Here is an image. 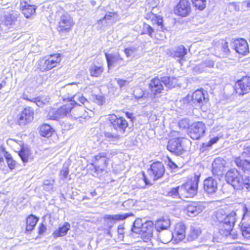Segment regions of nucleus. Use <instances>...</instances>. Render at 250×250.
<instances>
[{
  "label": "nucleus",
  "instance_id": "f257e3e1",
  "mask_svg": "<svg viewBox=\"0 0 250 250\" xmlns=\"http://www.w3.org/2000/svg\"><path fill=\"white\" fill-rule=\"evenodd\" d=\"M223 211L219 210L216 214V218L220 224L219 226V232L223 236H227L233 239L237 238V235L232 234V228L236 220V213L232 211L228 215L223 214Z\"/></svg>",
  "mask_w": 250,
  "mask_h": 250
},
{
  "label": "nucleus",
  "instance_id": "f03ea898",
  "mask_svg": "<svg viewBox=\"0 0 250 250\" xmlns=\"http://www.w3.org/2000/svg\"><path fill=\"white\" fill-rule=\"evenodd\" d=\"M225 179L227 182L235 189L246 188L250 191V179L249 176H242L235 168L230 169L226 173Z\"/></svg>",
  "mask_w": 250,
  "mask_h": 250
},
{
  "label": "nucleus",
  "instance_id": "7ed1b4c3",
  "mask_svg": "<svg viewBox=\"0 0 250 250\" xmlns=\"http://www.w3.org/2000/svg\"><path fill=\"white\" fill-rule=\"evenodd\" d=\"M61 60V55L59 53L47 55L40 59L37 62V66L42 71H48L57 66Z\"/></svg>",
  "mask_w": 250,
  "mask_h": 250
},
{
  "label": "nucleus",
  "instance_id": "20e7f679",
  "mask_svg": "<svg viewBox=\"0 0 250 250\" xmlns=\"http://www.w3.org/2000/svg\"><path fill=\"white\" fill-rule=\"evenodd\" d=\"M199 177L195 176L180 187V191L183 198H190L195 196L198 187Z\"/></svg>",
  "mask_w": 250,
  "mask_h": 250
},
{
  "label": "nucleus",
  "instance_id": "39448f33",
  "mask_svg": "<svg viewBox=\"0 0 250 250\" xmlns=\"http://www.w3.org/2000/svg\"><path fill=\"white\" fill-rule=\"evenodd\" d=\"M72 106L73 103H68L58 109L52 108L49 110L47 117L50 120H56L67 116Z\"/></svg>",
  "mask_w": 250,
  "mask_h": 250
},
{
  "label": "nucleus",
  "instance_id": "423d86ee",
  "mask_svg": "<svg viewBox=\"0 0 250 250\" xmlns=\"http://www.w3.org/2000/svg\"><path fill=\"white\" fill-rule=\"evenodd\" d=\"M74 25V22L72 18L67 13H63L61 16L57 25V30L60 33L69 32Z\"/></svg>",
  "mask_w": 250,
  "mask_h": 250
},
{
  "label": "nucleus",
  "instance_id": "0eeeda50",
  "mask_svg": "<svg viewBox=\"0 0 250 250\" xmlns=\"http://www.w3.org/2000/svg\"><path fill=\"white\" fill-rule=\"evenodd\" d=\"M108 120L114 129L122 133H125L128 126V123L124 117H118L115 114H110Z\"/></svg>",
  "mask_w": 250,
  "mask_h": 250
},
{
  "label": "nucleus",
  "instance_id": "6e6552de",
  "mask_svg": "<svg viewBox=\"0 0 250 250\" xmlns=\"http://www.w3.org/2000/svg\"><path fill=\"white\" fill-rule=\"evenodd\" d=\"M185 140L183 138H177L170 140L168 141L167 146V149L175 154L177 155H180L185 151L183 147V141Z\"/></svg>",
  "mask_w": 250,
  "mask_h": 250
},
{
  "label": "nucleus",
  "instance_id": "1a4fd4ad",
  "mask_svg": "<svg viewBox=\"0 0 250 250\" xmlns=\"http://www.w3.org/2000/svg\"><path fill=\"white\" fill-rule=\"evenodd\" d=\"M34 110L30 107L24 108L18 117L17 123L21 126L31 122L34 118Z\"/></svg>",
  "mask_w": 250,
  "mask_h": 250
},
{
  "label": "nucleus",
  "instance_id": "9d476101",
  "mask_svg": "<svg viewBox=\"0 0 250 250\" xmlns=\"http://www.w3.org/2000/svg\"><path fill=\"white\" fill-rule=\"evenodd\" d=\"M205 132V124L202 122L193 123L190 126L189 135L193 140H198L202 137Z\"/></svg>",
  "mask_w": 250,
  "mask_h": 250
},
{
  "label": "nucleus",
  "instance_id": "9b49d317",
  "mask_svg": "<svg viewBox=\"0 0 250 250\" xmlns=\"http://www.w3.org/2000/svg\"><path fill=\"white\" fill-rule=\"evenodd\" d=\"M235 89L236 92L240 95L248 93L250 90V77L245 76L237 81Z\"/></svg>",
  "mask_w": 250,
  "mask_h": 250
},
{
  "label": "nucleus",
  "instance_id": "f8f14e48",
  "mask_svg": "<svg viewBox=\"0 0 250 250\" xmlns=\"http://www.w3.org/2000/svg\"><path fill=\"white\" fill-rule=\"evenodd\" d=\"M215 55L220 58L227 57L229 53L228 42L224 40H220L215 42L214 45Z\"/></svg>",
  "mask_w": 250,
  "mask_h": 250
},
{
  "label": "nucleus",
  "instance_id": "ddd939ff",
  "mask_svg": "<svg viewBox=\"0 0 250 250\" xmlns=\"http://www.w3.org/2000/svg\"><path fill=\"white\" fill-rule=\"evenodd\" d=\"M148 172L154 180H157L161 178L164 174L165 168L163 164L159 162L153 163Z\"/></svg>",
  "mask_w": 250,
  "mask_h": 250
},
{
  "label": "nucleus",
  "instance_id": "4468645a",
  "mask_svg": "<svg viewBox=\"0 0 250 250\" xmlns=\"http://www.w3.org/2000/svg\"><path fill=\"white\" fill-rule=\"evenodd\" d=\"M176 15L186 17L191 12L190 3L188 0H180L174 9Z\"/></svg>",
  "mask_w": 250,
  "mask_h": 250
},
{
  "label": "nucleus",
  "instance_id": "2eb2a0df",
  "mask_svg": "<svg viewBox=\"0 0 250 250\" xmlns=\"http://www.w3.org/2000/svg\"><path fill=\"white\" fill-rule=\"evenodd\" d=\"M232 46L238 53L246 55L249 52V48L247 41L243 39L234 40Z\"/></svg>",
  "mask_w": 250,
  "mask_h": 250
},
{
  "label": "nucleus",
  "instance_id": "dca6fc26",
  "mask_svg": "<svg viewBox=\"0 0 250 250\" xmlns=\"http://www.w3.org/2000/svg\"><path fill=\"white\" fill-rule=\"evenodd\" d=\"M73 106L69 111V114L72 118L77 119L80 118H85L87 116V113L83 107L80 105H74L75 101H71Z\"/></svg>",
  "mask_w": 250,
  "mask_h": 250
},
{
  "label": "nucleus",
  "instance_id": "f3484780",
  "mask_svg": "<svg viewBox=\"0 0 250 250\" xmlns=\"http://www.w3.org/2000/svg\"><path fill=\"white\" fill-rule=\"evenodd\" d=\"M204 189L209 194L215 193L218 189V182L216 179L209 177L204 181Z\"/></svg>",
  "mask_w": 250,
  "mask_h": 250
},
{
  "label": "nucleus",
  "instance_id": "a211bd4d",
  "mask_svg": "<svg viewBox=\"0 0 250 250\" xmlns=\"http://www.w3.org/2000/svg\"><path fill=\"white\" fill-rule=\"evenodd\" d=\"M19 14L13 12L11 13H7L4 16L3 22L9 28H13L19 24Z\"/></svg>",
  "mask_w": 250,
  "mask_h": 250
},
{
  "label": "nucleus",
  "instance_id": "6ab92c4d",
  "mask_svg": "<svg viewBox=\"0 0 250 250\" xmlns=\"http://www.w3.org/2000/svg\"><path fill=\"white\" fill-rule=\"evenodd\" d=\"M186 226L183 222L178 223L172 233L173 238L178 241H181L186 237Z\"/></svg>",
  "mask_w": 250,
  "mask_h": 250
},
{
  "label": "nucleus",
  "instance_id": "aec40b11",
  "mask_svg": "<svg viewBox=\"0 0 250 250\" xmlns=\"http://www.w3.org/2000/svg\"><path fill=\"white\" fill-rule=\"evenodd\" d=\"M162 81L157 78L152 79L149 83V89L152 94L156 95L162 92L164 89Z\"/></svg>",
  "mask_w": 250,
  "mask_h": 250
},
{
  "label": "nucleus",
  "instance_id": "412c9836",
  "mask_svg": "<svg viewBox=\"0 0 250 250\" xmlns=\"http://www.w3.org/2000/svg\"><path fill=\"white\" fill-rule=\"evenodd\" d=\"M105 58L107 62L108 67L112 65H123V59L121 57L119 53L117 54H108L105 53Z\"/></svg>",
  "mask_w": 250,
  "mask_h": 250
},
{
  "label": "nucleus",
  "instance_id": "4be33fe9",
  "mask_svg": "<svg viewBox=\"0 0 250 250\" xmlns=\"http://www.w3.org/2000/svg\"><path fill=\"white\" fill-rule=\"evenodd\" d=\"M204 209L201 203H193L187 207V213L188 216L193 217L198 215Z\"/></svg>",
  "mask_w": 250,
  "mask_h": 250
},
{
  "label": "nucleus",
  "instance_id": "5701e85b",
  "mask_svg": "<svg viewBox=\"0 0 250 250\" xmlns=\"http://www.w3.org/2000/svg\"><path fill=\"white\" fill-rule=\"evenodd\" d=\"M236 165L244 172V175L249 176L250 179V162L246 159H242L239 157L234 160Z\"/></svg>",
  "mask_w": 250,
  "mask_h": 250
},
{
  "label": "nucleus",
  "instance_id": "b1692460",
  "mask_svg": "<svg viewBox=\"0 0 250 250\" xmlns=\"http://www.w3.org/2000/svg\"><path fill=\"white\" fill-rule=\"evenodd\" d=\"M29 2V0H21V9L26 18H30L35 12L36 10L34 6L30 5Z\"/></svg>",
  "mask_w": 250,
  "mask_h": 250
},
{
  "label": "nucleus",
  "instance_id": "393cba45",
  "mask_svg": "<svg viewBox=\"0 0 250 250\" xmlns=\"http://www.w3.org/2000/svg\"><path fill=\"white\" fill-rule=\"evenodd\" d=\"M225 165L226 162L223 158L220 157L216 158L212 164L213 174H221L224 171Z\"/></svg>",
  "mask_w": 250,
  "mask_h": 250
},
{
  "label": "nucleus",
  "instance_id": "a878e982",
  "mask_svg": "<svg viewBox=\"0 0 250 250\" xmlns=\"http://www.w3.org/2000/svg\"><path fill=\"white\" fill-rule=\"evenodd\" d=\"M192 101L193 103H197L201 105L208 102V99L205 97V94L203 89H198L194 91L192 95Z\"/></svg>",
  "mask_w": 250,
  "mask_h": 250
},
{
  "label": "nucleus",
  "instance_id": "bb28decb",
  "mask_svg": "<svg viewBox=\"0 0 250 250\" xmlns=\"http://www.w3.org/2000/svg\"><path fill=\"white\" fill-rule=\"evenodd\" d=\"M214 61L209 58H207L194 68V71L198 73H202L207 70L208 68H213Z\"/></svg>",
  "mask_w": 250,
  "mask_h": 250
},
{
  "label": "nucleus",
  "instance_id": "cd10ccee",
  "mask_svg": "<svg viewBox=\"0 0 250 250\" xmlns=\"http://www.w3.org/2000/svg\"><path fill=\"white\" fill-rule=\"evenodd\" d=\"M128 216L127 214L105 215L104 216V219L106 222L109 229H110L116 221L123 220L126 219Z\"/></svg>",
  "mask_w": 250,
  "mask_h": 250
},
{
  "label": "nucleus",
  "instance_id": "c85d7f7f",
  "mask_svg": "<svg viewBox=\"0 0 250 250\" xmlns=\"http://www.w3.org/2000/svg\"><path fill=\"white\" fill-rule=\"evenodd\" d=\"M201 229L198 226H191L189 231L187 235V239L189 242H191L197 239L201 234Z\"/></svg>",
  "mask_w": 250,
  "mask_h": 250
},
{
  "label": "nucleus",
  "instance_id": "c756f323",
  "mask_svg": "<svg viewBox=\"0 0 250 250\" xmlns=\"http://www.w3.org/2000/svg\"><path fill=\"white\" fill-rule=\"evenodd\" d=\"M162 83L168 88L171 89L177 85V79L174 77H163L161 78Z\"/></svg>",
  "mask_w": 250,
  "mask_h": 250
},
{
  "label": "nucleus",
  "instance_id": "7c9ffc66",
  "mask_svg": "<svg viewBox=\"0 0 250 250\" xmlns=\"http://www.w3.org/2000/svg\"><path fill=\"white\" fill-rule=\"evenodd\" d=\"M170 225V222L167 218H161L155 223V228L157 230L160 231V230L165 229H167Z\"/></svg>",
  "mask_w": 250,
  "mask_h": 250
},
{
  "label": "nucleus",
  "instance_id": "2f4dec72",
  "mask_svg": "<svg viewBox=\"0 0 250 250\" xmlns=\"http://www.w3.org/2000/svg\"><path fill=\"white\" fill-rule=\"evenodd\" d=\"M145 18L147 20H150L153 24L156 23L159 26H162L163 20L160 16H157L150 12L146 15Z\"/></svg>",
  "mask_w": 250,
  "mask_h": 250
},
{
  "label": "nucleus",
  "instance_id": "473e14b6",
  "mask_svg": "<svg viewBox=\"0 0 250 250\" xmlns=\"http://www.w3.org/2000/svg\"><path fill=\"white\" fill-rule=\"evenodd\" d=\"M70 226L68 223L65 224L61 227L59 228L58 230L55 231L53 235L54 237H58L64 236L67 233L68 230L70 229Z\"/></svg>",
  "mask_w": 250,
  "mask_h": 250
},
{
  "label": "nucleus",
  "instance_id": "72a5a7b5",
  "mask_svg": "<svg viewBox=\"0 0 250 250\" xmlns=\"http://www.w3.org/2000/svg\"><path fill=\"white\" fill-rule=\"evenodd\" d=\"M172 238H173V233L168 230L160 232L158 235V238L164 244H167L169 242Z\"/></svg>",
  "mask_w": 250,
  "mask_h": 250
},
{
  "label": "nucleus",
  "instance_id": "f704fd0d",
  "mask_svg": "<svg viewBox=\"0 0 250 250\" xmlns=\"http://www.w3.org/2000/svg\"><path fill=\"white\" fill-rule=\"evenodd\" d=\"M39 219L33 215H29L26 219V227L27 231H31L33 230L36 226Z\"/></svg>",
  "mask_w": 250,
  "mask_h": 250
},
{
  "label": "nucleus",
  "instance_id": "c9c22d12",
  "mask_svg": "<svg viewBox=\"0 0 250 250\" xmlns=\"http://www.w3.org/2000/svg\"><path fill=\"white\" fill-rule=\"evenodd\" d=\"M89 71L91 76L98 77L103 73L104 68L101 66L93 64L90 67Z\"/></svg>",
  "mask_w": 250,
  "mask_h": 250
},
{
  "label": "nucleus",
  "instance_id": "e433bc0d",
  "mask_svg": "<svg viewBox=\"0 0 250 250\" xmlns=\"http://www.w3.org/2000/svg\"><path fill=\"white\" fill-rule=\"evenodd\" d=\"M64 101L68 100L70 102L75 101L74 105H77L76 101H79L80 103L83 104L87 100L81 94L78 93L73 96L68 97L67 98H63Z\"/></svg>",
  "mask_w": 250,
  "mask_h": 250
},
{
  "label": "nucleus",
  "instance_id": "4c0bfd02",
  "mask_svg": "<svg viewBox=\"0 0 250 250\" xmlns=\"http://www.w3.org/2000/svg\"><path fill=\"white\" fill-rule=\"evenodd\" d=\"M19 155L23 163H26L30 156V151L27 147L23 146L19 151Z\"/></svg>",
  "mask_w": 250,
  "mask_h": 250
},
{
  "label": "nucleus",
  "instance_id": "58836bf2",
  "mask_svg": "<svg viewBox=\"0 0 250 250\" xmlns=\"http://www.w3.org/2000/svg\"><path fill=\"white\" fill-rule=\"evenodd\" d=\"M40 133L42 136L48 138L52 133V127L47 124H43L40 127Z\"/></svg>",
  "mask_w": 250,
  "mask_h": 250
},
{
  "label": "nucleus",
  "instance_id": "ea45409f",
  "mask_svg": "<svg viewBox=\"0 0 250 250\" xmlns=\"http://www.w3.org/2000/svg\"><path fill=\"white\" fill-rule=\"evenodd\" d=\"M143 224L144 222L142 219L140 218L137 219L133 223L132 231L136 233H141Z\"/></svg>",
  "mask_w": 250,
  "mask_h": 250
},
{
  "label": "nucleus",
  "instance_id": "a19ab883",
  "mask_svg": "<svg viewBox=\"0 0 250 250\" xmlns=\"http://www.w3.org/2000/svg\"><path fill=\"white\" fill-rule=\"evenodd\" d=\"M186 54V49L183 45H181L175 49L173 56L174 57L183 58Z\"/></svg>",
  "mask_w": 250,
  "mask_h": 250
},
{
  "label": "nucleus",
  "instance_id": "79ce46f5",
  "mask_svg": "<svg viewBox=\"0 0 250 250\" xmlns=\"http://www.w3.org/2000/svg\"><path fill=\"white\" fill-rule=\"evenodd\" d=\"M167 195L173 198H183L181 194L180 187L179 186L171 188L168 191Z\"/></svg>",
  "mask_w": 250,
  "mask_h": 250
},
{
  "label": "nucleus",
  "instance_id": "37998d69",
  "mask_svg": "<svg viewBox=\"0 0 250 250\" xmlns=\"http://www.w3.org/2000/svg\"><path fill=\"white\" fill-rule=\"evenodd\" d=\"M54 183L55 180L53 179L44 180L43 183V189L47 191H53Z\"/></svg>",
  "mask_w": 250,
  "mask_h": 250
},
{
  "label": "nucleus",
  "instance_id": "c03bdc74",
  "mask_svg": "<svg viewBox=\"0 0 250 250\" xmlns=\"http://www.w3.org/2000/svg\"><path fill=\"white\" fill-rule=\"evenodd\" d=\"M4 155L6 159L8 167L11 169H14L16 166V163L13 159L11 154H9L8 152L5 151L4 153Z\"/></svg>",
  "mask_w": 250,
  "mask_h": 250
},
{
  "label": "nucleus",
  "instance_id": "a18cd8bd",
  "mask_svg": "<svg viewBox=\"0 0 250 250\" xmlns=\"http://www.w3.org/2000/svg\"><path fill=\"white\" fill-rule=\"evenodd\" d=\"M193 6L200 11L203 10L206 7V0H191Z\"/></svg>",
  "mask_w": 250,
  "mask_h": 250
},
{
  "label": "nucleus",
  "instance_id": "49530a36",
  "mask_svg": "<svg viewBox=\"0 0 250 250\" xmlns=\"http://www.w3.org/2000/svg\"><path fill=\"white\" fill-rule=\"evenodd\" d=\"M105 138L110 142L113 143L118 141L120 139V136L118 134H113L108 132H105L104 133Z\"/></svg>",
  "mask_w": 250,
  "mask_h": 250
},
{
  "label": "nucleus",
  "instance_id": "de8ad7c7",
  "mask_svg": "<svg viewBox=\"0 0 250 250\" xmlns=\"http://www.w3.org/2000/svg\"><path fill=\"white\" fill-rule=\"evenodd\" d=\"M153 29L148 24L144 23L143 27L141 34H148L150 37H152Z\"/></svg>",
  "mask_w": 250,
  "mask_h": 250
},
{
  "label": "nucleus",
  "instance_id": "09e8293b",
  "mask_svg": "<svg viewBox=\"0 0 250 250\" xmlns=\"http://www.w3.org/2000/svg\"><path fill=\"white\" fill-rule=\"evenodd\" d=\"M153 223L152 221H148L144 222L141 229V232L152 231Z\"/></svg>",
  "mask_w": 250,
  "mask_h": 250
},
{
  "label": "nucleus",
  "instance_id": "8fccbe9b",
  "mask_svg": "<svg viewBox=\"0 0 250 250\" xmlns=\"http://www.w3.org/2000/svg\"><path fill=\"white\" fill-rule=\"evenodd\" d=\"M7 144L15 148L19 146L20 149L21 147L23 146V144L22 141H17L13 139H9L7 140Z\"/></svg>",
  "mask_w": 250,
  "mask_h": 250
},
{
  "label": "nucleus",
  "instance_id": "3c124183",
  "mask_svg": "<svg viewBox=\"0 0 250 250\" xmlns=\"http://www.w3.org/2000/svg\"><path fill=\"white\" fill-rule=\"evenodd\" d=\"M29 100L36 103L37 105L39 107H42L44 105L48 102V101L46 98H45L44 100H42L39 98H35Z\"/></svg>",
  "mask_w": 250,
  "mask_h": 250
},
{
  "label": "nucleus",
  "instance_id": "603ef678",
  "mask_svg": "<svg viewBox=\"0 0 250 250\" xmlns=\"http://www.w3.org/2000/svg\"><path fill=\"white\" fill-rule=\"evenodd\" d=\"M241 231L243 236L247 238H250V226L247 225H242L241 227Z\"/></svg>",
  "mask_w": 250,
  "mask_h": 250
},
{
  "label": "nucleus",
  "instance_id": "864d4df0",
  "mask_svg": "<svg viewBox=\"0 0 250 250\" xmlns=\"http://www.w3.org/2000/svg\"><path fill=\"white\" fill-rule=\"evenodd\" d=\"M190 122L188 119H184L180 121L179 125L180 128L186 129L189 127Z\"/></svg>",
  "mask_w": 250,
  "mask_h": 250
},
{
  "label": "nucleus",
  "instance_id": "5fc2aeb1",
  "mask_svg": "<svg viewBox=\"0 0 250 250\" xmlns=\"http://www.w3.org/2000/svg\"><path fill=\"white\" fill-rule=\"evenodd\" d=\"M141 233L142 238L145 242H147L152 237V231H144Z\"/></svg>",
  "mask_w": 250,
  "mask_h": 250
},
{
  "label": "nucleus",
  "instance_id": "6e6d98bb",
  "mask_svg": "<svg viewBox=\"0 0 250 250\" xmlns=\"http://www.w3.org/2000/svg\"><path fill=\"white\" fill-rule=\"evenodd\" d=\"M137 51L135 47H129L124 50V52L127 57H131Z\"/></svg>",
  "mask_w": 250,
  "mask_h": 250
},
{
  "label": "nucleus",
  "instance_id": "4d7b16f0",
  "mask_svg": "<svg viewBox=\"0 0 250 250\" xmlns=\"http://www.w3.org/2000/svg\"><path fill=\"white\" fill-rule=\"evenodd\" d=\"M242 157L244 159L250 158V145L244 147Z\"/></svg>",
  "mask_w": 250,
  "mask_h": 250
},
{
  "label": "nucleus",
  "instance_id": "13d9d810",
  "mask_svg": "<svg viewBox=\"0 0 250 250\" xmlns=\"http://www.w3.org/2000/svg\"><path fill=\"white\" fill-rule=\"evenodd\" d=\"M158 4V0H149L146 8L151 9L153 10L154 8L156 7Z\"/></svg>",
  "mask_w": 250,
  "mask_h": 250
},
{
  "label": "nucleus",
  "instance_id": "bf43d9fd",
  "mask_svg": "<svg viewBox=\"0 0 250 250\" xmlns=\"http://www.w3.org/2000/svg\"><path fill=\"white\" fill-rule=\"evenodd\" d=\"M115 81L117 82V83L119 84L121 88H122L124 86L128 85L129 83V82L126 80H124L115 78Z\"/></svg>",
  "mask_w": 250,
  "mask_h": 250
},
{
  "label": "nucleus",
  "instance_id": "052dcab7",
  "mask_svg": "<svg viewBox=\"0 0 250 250\" xmlns=\"http://www.w3.org/2000/svg\"><path fill=\"white\" fill-rule=\"evenodd\" d=\"M68 173V168L67 167H63L62 170L60 171V176L65 179L67 178Z\"/></svg>",
  "mask_w": 250,
  "mask_h": 250
},
{
  "label": "nucleus",
  "instance_id": "680f3d73",
  "mask_svg": "<svg viewBox=\"0 0 250 250\" xmlns=\"http://www.w3.org/2000/svg\"><path fill=\"white\" fill-rule=\"evenodd\" d=\"M107 154L106 152H102L95 156L96 160L99 161L102 158H106Z\"/></svg>",
  "mask_w": 250,
  "mask_h": 250
},
{
  "label": "nucleus",
  "instance_id": "e2e57ef3",
  "mask_svg": "<svg viewBox=\"0 0 250 250\" xmlns=\"http://www.w3.org/2000/svg\"><path fill=\"white\" fill-rule=\"evenodd\" d=\"M115 15V13L114 12H108L107 13L103 18V20H111Z\"/></svg>",
  "mask_w": 250,
  "mask_h": 250
},
{
  "label": "nucleus",
  "instance_id": "0e129e2a",
  "mask_svg": "<svg viewBox=\"0 0 250 250\" xmlns=\"http://www.w3.org/2000/svg\"><path fill=\"white\" fill-rule=\"evenodd\" d=\"M107 154L106 158L109 159V158L112 157L113 156L117 154V152L115 150H109L107 152H106Z\"/></svg>",
  "mask_w": 250,
  "mask_h": 250
},
{
  "label": "nucleus",
  "instance_id": "69168bd1",
  "mask_svg": "<svg viewBox=\"0 0 250 250\" xmlns=\"http://www.w3.org/2000/svg\"><path fill=\"white\" fill-rule=\"evenodd\" d=\"M46 229V227L42 224L41 225L39 229V233L40 234H43Z\"/></svg>",
  "mask_w": 250,
  "mask_h": 250
},
{
  "label": "nucleus",
  "instance_id": "338daca9",
  "mask_svg": "<svg viewBox=\"0 0 250 250\" xmlns=\"http://www.w3.org/2000/svg\"><path fill=\"white\" fill-rule=\"evenodd\" d=\"M218 141V137H214V138H212L209 141L208 146H211L212 145H213L215 143H217V142Z\"/></svg>",
  "mask_w": 250,
  "mask_h": 250
},
{
  "label": "nucleus",
  "instance_id": "774afa93",
  "mask_svg": "<svg viewBox=\"0 0 250 250\" xmlns=\"http://www.w3.org/2000/svg\"><path fill=\"white\" fill-rule=\"evenodd\" d=\"M118 234H124V228L121 226H119L118 227V230H117Z\"/></svg>",
  "mask_w": 250,
  "mask_h": 250
}]
</instances>
